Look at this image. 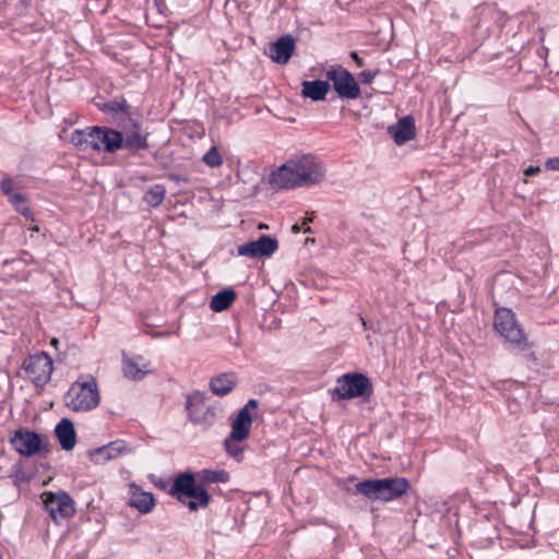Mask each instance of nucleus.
<instances>
[{"label":"nucleus","instance_id":"obj_1","mask_svg":"<svg viewBox=\"0 0 559 559\" xmlns=\"http://www.w3.org/2000/svg\"><path fill=\"white\" fill-rule=\"evenodd\" d=\"M168 495L176 498L191 512L207 508L212 501V496L206 488L197 483V475L192 471L176 474Z\"/></svg>","mask_w":559,"mask_h":559},{"label":"nucleus","instance_id":"obj_2","mask_svg":"<svg viewBox=\"0 0 559 559\" xmlns=\"http://www.w3.org/2000/svg\"><path fill=\"white\" fill-rule=\"evenodd\" d=\"M412 489L405 477L370 478L359 481L356 491L371 501L389 502L400 499Z\"/></svg>","mask_w":559,"mask_h":559},{"label":"nucleus","instance_id":"obj_3","mask_svg":"<svg viewBox=\"0 0 559 559\" xmlns=\"http://www.w3.org/2000/svg\"><path fill=\"white\" fill-rule=\"evenodd\" d=\"M100 403L97 381L94 377L83 380L80 377L71 384L64 395V404L73 412H90Z\"/></svg>","mask_w":559,"mask_h":559},{"label":"nucleus","instance_id":"obj_4","mask_svg":"<svg viewBox=\"0 0 559 559\" xmlns=\"http://www.w3.org/2000/svg\"><path fill=\"white\" fill-rule=\"evenodd\" d=\"M333 402L360 397L369 400L373 394L371 380L360 372H347L336 379V385L331 391Z\"/></svg>","mask_w":559,"mask_h":559},{"label":"nucleus","instance_id":"obj_5","mask_svg":"<svg viewBox=\"0 0 559 559\" xmlns=\"http://www.w3.org/2000/svg\"><path fill=\"white\" fill-rule=\"evenodd\" d=\"M120 127V148L129 152L130 155H136L141 151L150 147L147 132L142 122L136 117H120L118 121Z\"/></svg>","mask_w":559,"mask_h":559},{"label":"nucleus","instance_id":"obj_6","mask_svg":"<svg viewBox=\"0 0 559 559\" xmlns=\"http://www.w3.org/2000/svg\"><path fill=\"white\" fill-rule=\"evenodd\" d=\"M493 325L497 332L513 347L524 350L530 347L527 337L519 324L514 312L509 308H497Z\"/></svg>","mask_w":559,"mask_h":559},{"label":"nucleus","instance_id":"obj_7","mask_svg":"<svg viewBox=\"0 0 559 559\" xmlns=\"http://www.w3.org/2000/svg\"><path fill=\"white\" fill-rule=\"evenodd\" d=\"M12 448L23 456H33L38 454L46 457L50 452V445L46 436L27 428H20L10 437Z\"/></svg>","mask_w":559,"mask_h":559},{"label":"nucleus","instance_id":"obj_8","mask_svg":"<svg viewBox=\"0 0 559 559\" xmlns=\"http://www.w3.org/2000/svg\"><path fill=\"white\" fill-rule=\"evenodd\" d=\"M44 509L55 523L72 518L75 513L74 500L66 491H45L40 495Z\"/></svg>","mask_w":559,"mask_h":559},{"label":"nucleus","instance_id":"obj_9","mask_svg":"<svg viewBox=\"0 0 559 559\" xmlns=\"http://www.w3.org/2000/svg\"><path fill=\"white\" fill-rule=\"evenodd\" d=\"M22 369L25 371L34 385L43 388L46 385L53 370L51 357L45 353L39 352L29 355L23 360Z\"/></svg>","mask_w":559,"mask_h":559},{"label":"nucleus","instance_id":"obj_10","mask_svg":"<svg viewBox=\"0 0 559 559\" xmlns=\"http://www.w3.org/2000/svg\"><path fill=\"white\" fill-rule=\"evenodd\" d=\"M326 79L337 96L343 99H357L360 96V86L354 75L344 67H331L326 71Z\"/></svg>","mask_w":559,"mask_h":559},{"label":"nucleus","instance_id":"obj_11","mask_svg":"<svg viewBox=\"0 0 559 559\" xmlns=\"http://www.w3.org/2000/svg\"><path fill=\"white\" fill-rule=\"evenodd\" d=\"M186 408L189 419L194 425H202L204 428H209L216 420L217 408L212 405H205V395L199 391L188 395Z\"/></svg>","mask_w":559,"mask_h":559},{"label":"nucleus","instance_id":"obj_12","mask_svg":"<svg viewBox=\"0 0 559 559\" xmlns=\"http://www.w3.org/2000/svg\"><path fill=\"white\" fill-rule=\"evenodd\" d=\"M297 170V177L304 186H312L323 180L325 169L322 164L312 155H304L293 160Z\"/></svg>","mask_w":559,"mask_h":559},{"label":"nucleus","instance_id":"obj_13","mask_svg":"<svg viewBox=\"0 0 559 559\" xmlns=\"http://www.w3.org/2000/svg\"><path fill=\"white\" fill-rule=\"evenodd\" d=\"M92 150L104 151L106 153H116L120 151V131L109 127L93 126Z\"/></svg>","mask_w":559,"mask_h":559},{"label":"nucleus","instance_id":"obj_14","mask_svg":"<svg viewBox=\"0 0 559 559\" xmlns=\"http://www.w3.org/2000/svg\"><path fill=\"white\" fill-rule=\"evenodd\" d=\"M278 249V242L275 238L261 235L257 240L249 241L238 246V255L249 258L271 257Z\"/></svg>","mask_w":559,"mask_h":559},{"label":"nucleus","instance_id":"obj_15","mask_svg":"<svg viewBox=\"0 0 559 559\" xmlns=\"http://www.w3.org/2000/svg\"><path fill=\"white\" fill-rule=\"evenodd\" d=\"M269 183L277 189H294L301 187V180L297 177V170L293 160L283 164L269 177Z\"/></svg>","mask_w":559,"mask_h":559},{"label":"nucleus","instance_id":"obj_16","mask_svg":"<svg viewBox=\"0 0 559 559\" xmlns=\"http://www.w3.org/2000/svg\"><path fill=\"white\" fill-rule=\"evenodd\" d=\"M295 48V38L292 35L286 34L270 45L269 56L274 62L278 64H286L292 58Z\"/></svg>","mask_w":559,"mask_h":559},{"label":"nucleus","instance_id":"obj_17","mask_svg":"<svg viewBox=\"0 0 559 559\" xmlns=\"http://www.w3.org/2000/svg\"><path fill=\"white\" fill-rule=\"evenodd\" d=\"M130 498L128 506L136 509L140 513H150L156 503L154 495L148 491L142 490V488L135 483L130 484Z\"/></svg>","mask_w":559,"mask_h":559},{"label":"nucleus","instance_id":"obj_18","mask_svg":"<svg viewBox=\"0 0 559 559\" xmlns=\"http://www.w3.org/2000/svg\"><path fill=\"white\" fill-rule=\"evenodd\" d=\"M415 130V121L412 116H405L388 128L389 134L397 145L405 144L414 139Z\"/></svg>","mask_w":559,"mask_h":559},{"label":"nucleus","instance_id":"obj_19","mask_svg":"<svg viewBox=\"0 0 559 559\" xmlns=\"http://www.w3.org/2000/svg\"><path fill=\"white\" fill-rule=\"evenodd\" d=\"M55 435L62 450L70 451L74 448L76 443V432L71 419L62 418L55 428Z\"/></svg>","mask_w":559,"mask_h":559},{"label":"nucleus","instance_id":"obj_20","mask_svg":"<svg viewBox=\"0 0 559 559\" xmlns=\"http://www.w3.org/2000/svg\"><path fill=\"white\" fill-rule=\"evenodd\" d=\"M147 367L148 364L144 362V358L142 356H136L134 358H128L123 356L122 371L124 377L128 379L134 381L142 380L145 374L150 372Z\"/></svg>","mask_w":559,"mask_h":559},{"label":"nucleus","instance_id":"obj_21","mask_svg":"<svg viewBox=\"0 0 559 559\" xmlns=\"http://www.w3.org/2000/svg\"><path fill=\"white\" fill-rule=\"evenodd\" d=\"M252 425V417L246 408H240L236 418L231 423V435L233 439L237 441H243L250 435V428Z\"/></svg>","mask_w":559,"mask_h":559},{"label":"nucleus","instance_id":"obj_22","mask_svg":"<svg viewBox=\"0 0 559 559\" xmlns=\"http://www.w3.org/2000/svg\"><path fill=\"white\" fill-rule=\"evenodd\" d=\"M301 86V95L314 102L324 100L331 90L329 81L322 80L304 81Z\"/></svg>","mask_w":559,"mask_h":559},{"label":"nucleus","instance_id":"obj_23","mask_svg":"<svg viewBox=\"0 0 559 559\" xmlns=\"http://www.w3.org/2000/svg\"><path fill=\"white\" fill-rule=\"evenodd\" d=\"M237 385V376L234 372H225L215 376L210 381V389L213 394L225 396Z\"/></svg>","mask_w":559,"mask_h":559},{"label":"nucleus","instance_id":"obj_24","mask_svg":"<svg viewBox=\"0 0 559 559\" xmlns=\"http://www.w3.org/2000/svg\"><path fill=\"white\" fill-rule=\"evenodd\" d=\"M127 452H130V449H128L126 442L123 440H116L109 442L106 445L97 448L91 455L94 457L96 462H99L100 460L103 462H106Z\"/></svg>","mask_w":559,"mask_h":559},{"label":"nucleus","instance_id":"obj_25","mask_svg":"<svg viewBox=\"0 0 559 559\" xmlns=\"http://www.w3.org/2000/svg\"><path fill=\"white\" fill-rule=\"evenodd\" d=\"M0 189L3 194H5L9 198V201L14 205L15 210L23 215L24 217L28 218L32 216V211L28 206L19 207V203L25 202V197L21 193L13 192V181L9 177H4L0 182Z\"/></svg>","mask_w":559,"mask_h":559},{"label":"nucleus","instance_id":"obj_26","mask_svg":"<svg viewBox=\"0 0 559 559\" xmlns=\"http://www.w3.org/2000/svg\"><path fill=\"white\" fill-rule=\"evenodd\" d=\"M194 474L197 475V483L203 488L211 484H226L230 478L229 473L225 469L204 468Z\"/></svg>","mask_w":559,"mask_h":559},{"label":"nucleus","instance_id":"obj_27","mask_svg":"<svg viewBox=\"0 0 559 559\" xmlns=\"http://www.w3.org/2000/svg\"><path fill=\"white\" fill-rule=\"evenodd\" d=\"M237 295L233 288L217 292L211 299L210 308L215 312L227 310L235 301Z\"/></svg>","mask_w":559,"mask_h":559},{"label":"nucleus","instance_id":"obj_28","mask_svg":"<svg viewBox=\"0 0 559 559\" xmlns=\"http://www.w3.org/2000/svg\"><path fill=\"white\" fill-rule=\"evenodd\" d=\"M102 110L117 115V117H115L117 124L120 117H133L132 106L123 97H121V99H112L105 103L102 107Z\"/></svg>","mask_w":559,"mask_h":559},{"label":"nucleus","instance_id":"obj_29","mask_svg":"<svg viewBox=\"0 0 559 559\" xmlns=\"http://www.w3.org/2000/svg\"><path fill=\"white\" fill-rule=\"evenodd\" d=\"M92 127H86L85 129H76L71 133L70 142L78 147L79 150L86 151L87 148H92V140L93 132H91Z\"/></svg>","mask_w":559,"mask_h":559},{"label":"nucleus","instance_id":"obj_30","mask_svg":"<svg viewBox=\"0 0 559 559\" xmlns=\"http://www.w3.org/2000/svg\"><path fill=\"white\" fill-rule=\"evenodd\" d=\"M166 188L163 185H154L147 189L143 200L152 207H157L165 199Z\"/></svg>","mask_w":559,"mask_h":559},{"label":"nucleus","instance_id":"obj_31","mask_svg":"<svg viewBox=\"0 0 559 559\" xmlns=\"http://www.w3.org/2000/svg\"><path fill=\"white\" fill-rule=\"evenodd\" d=\"M10 478L12 479V484L20 488L21 485L32 481L34 474L25 472L22 464L16 463L13 465V473L10 475Z\"/></svg>","mask_w":559,"mask_h":559},{"label":"nucleus","instance_id":"obj_32","mask_svg":"<svg viewBox=\"0 0 559 559\" xmlns=\"http://www.w3.org/2000/svg\"><path fill=\"white\" fill-rule=\"evenodd\" d=\"M237 439H233L231 435L229 433L228 437L224 440V449L227 452V454L236 460H240L243 448L237 443Z\"/></svg>","mask_w":559,"mask_h":559},{"label":"nucleus","instance_id":"obj_33","mask_svg":"<svg viewBox=\"0 0 559 559\" xmlns=\"http://www.w3.org/2000/svg\"><path fill=\"white\" fill-rule=\"evenodd\" d=\"M202 159L210 167H218L223 164V157L215 146H212Z\"/></svg>","mask_w":559,"mask_h":559},{"label":"nucleus","instance_id":"obj_34","mask_svg":"<svg viewBox=\"0 0 559 559\" xmlns=\"http://www.w3.org/2000/svg\"><path fill=\"white\" fill-rule=\"evenodd\" d=\"M377 74L378 71H362L358 76L362 84H370Z\"/></svg>","mask_w":559,"mask_h":559},{"label":"nucleus","instance_id":"obj_35","mask_svg":"<svg viewBox=\"0 0 559 559\" xmlns=\"http://www.w3.org/2000/svg\"><path fill=\"white\" fill-rule=\"evenodd\" d=\"M545 167L549 170H559V157L548 158L545 162Z\"/></svg>","mask_w":559,"mask_h":559},{"label":"nucleus","instance_id":"obj_36","mask_svg":"<svg viewBox=\"0 0 559 559\" xmlns=\"http://www.w3.org/2000/svg\"><path fill=\"white\" fill-rule=\"evenodd\" d=\"M167 177L171 180V181H175L177 183L179 182H188L189 181V178L185 175H179V174H175V173H169L167 175Z\"/></svg>","mask_w":559,"mask_h":559},{"label":"nucleus","instance_id":"obj_37","mask_svg":"<svg viewBox=\"0 0 559 559\" xmlns=\"http://www.w3.org/2000/svg\"><path fill=\"white\" fill-rule=\"evenodd\" d=\"M539 173H540V167H538V166H528L524 170V175L527 176V177L535 176V175H537Z\"/></svg>","mask_w":559,"mask_h":559},{"label":"nucleus","instance_id":"obj_38","mask_svg":"<svg viewBox=\"0 0 559 559\" xmlns=\"http://www.w3.org/2000/svg\"><path fill=\"white\" fill-rule=\"evenodd\" d=\"M259 402L255 399H250L242 408H246L247 412L250 413V409L257 408Z\"/></svg>","mask_w":559,"mask_h":559},{"label":"nucleus","instance_id":"obj_39","mask_svg":"<svg viewBox=\"0 0 559 559\" xmlns=\"http://www.w3.org/2000/svg\"><path fill=\"white\" fill-rule=\"evenodd\" d=\"M349 56L358 67H364V60L359 57V55L356 51H352Z\"/></svg>","mask_w":559,"mask_h":559},{"label":"nucleus","instance_id":"obj_40","mask_svg":"<svg viewBox=\"0 0 559 559\" xmlns=\"http://www.w3.org/2000/svg\"><path fill=\"white\" fill-rule=\"evenodd\" d=\"M314 218V213L312 212L309 216H307L304 222H302V225H307L308 223L312 222Z\"/></svg>","mask_w":559,"mask_h":559},{"label":"nucleus","instance_id":"obj_41","mask_svg":"<svg viewBox=\"0 0 559 559\" xmlns=\"http://www.w3.org/2000/svg\"><path fill=\"white\" fill-rule=\"evenodd\" d=\"M292 230L293 233L297 234L301 230V227L298 224H294Z\"/></svg>","mask_w":559,"mask_h":559},{"label":"nucleus","instance_id":"obj_42","mask_svg":"<svg viewBox=\"0 0 559 559\" xmlns=\"http://www.w3.org/2000/svg\"><path fill=\"white\" fill-rule=\"evenodd\" d=\"M50 344H51V346L58 348L59 340L56 338V337H52L51 341H50Z\"/></svg>","mask_w":559,"mask_h":559},{"label":"nucleus","instance_id":"obj_43","mask_svg":"<svg viewBox=\"0 0 559 559\" xmlns=\"http://www.w3.org/2000/svg\"><path fill=\"white\" fill-rule=\"evenodd\" d=\"M527 358H528V359H532V360H536V356H535V354H534V353H530V354L527 355Z\"/></svg>","mask_w":559,"mask_h":559},{"label":"nucleus","instance_id":"obj_44","mask_svg":"<svg viewBox=\"0 0 559 559\" xmlns=\"http://www.w3.org/2000/svg\"><path fill=\"white\" fill-rule=\"evenodd\" d=\"M304 233H309L310 234V233H312V228L307 226V227L304 228Z\"/></svg>","mask_w":559,"mask_h":559},{"label":"nucleus","instance_id":"obj_45","mask_svg":"<svg viewBox=\"0 0 559 559\" xmlns=\"http://www.w3.org/2000/svg\"><path fill=\"white\" fill-rule=\"evenodd\" d=\"M308 242H314V238H307L306 243H308Z\"/></svg>","mask_w":559,"mask_h":559},{"label":"nucleus","instance_id":"obj_46","mask_svg":"<svg viewBox=\"0 0 559 559\" xmlns=\"http://www.w3.org/2000/svg\"><path fill=\"white\" fill-rule=\"evenodd\" d=\"M25 203H26V201H25L24 203H19V207H21V209H22V207H24V206H27Z\"/></svg>","mask_w":559,"mask_h":559}]
</instances>
